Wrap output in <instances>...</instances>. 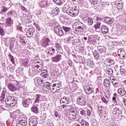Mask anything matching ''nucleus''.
Instances as JSON below:
<instances>
[{"label":"nucleus","mask_w":126,"mask_h":126,"mask_svg":"<svg viewBox=\"0 0 126 126\" xmlns=\"http://www.w3.org/2000/svg\"><path fill=\"white\" fill-rule=\"evenodd\" d=\"M42 69H43L42 65H40V63L34 61L32 66L30 67L29 74L30 76L33 77V76H35L36 74H39L42 71Z\"/></svg>","instance_id":"nucleus-1"},{"label":"nucleus","mask_w":126,"mask_h":126,"mask_svg":"<svg viewBox=\"0 0 126 126\" xmlns=\"http://www.w3.org/2000/svg\"><path fill=\"white\" fill-rule=\"evenodd\" d=\"M17 102V98L14 96H9L5 99V103L10 107H13Z\"/></svg>","instance_id":"nucleus-2"},{"label":"nucleus","mask_w":126,"mask_h":126,"mask_svg":"<svg viewBox=\"0 0 126 126\" xmlns=\"http://www.w3.org/2000/svg\"><path fill=\"white\" fill-rule=\"evenodd\" d=\"M34 83L35 84V86L37 87V88H42L44 87V80L40 77H36L34 79Z\"/></svg>","instance_id":"nucleus-3"},{"label":"nucleus","mask_w":126,"mask_h":126,"mask_svg":"<svg viewBox=\"0 0 126 126\" xmlns=\"http://www.w3.org/2000/svg\"><path fill=\"white\" fill-rule=\"evenodd\" d=\"M77 104L78 105H80V106H85L86 105V99L84 95L82 94L78 97Z\"/></svg>","instance_id":"nucleus-4"},{"label":"nucleus","mask_w":126,"mask_h":126,"mask_svg":"<svg viewBox=\"0 0 126 126\" xmlns=\"http://www.w3.org/2000/svg\"><path fill=\"white\" fill-rule=\"evenodd\" d=\"M66 13L71 16L75 17L78 15V13H79V11L77 9L72 8L71 9L66 10Z\"/></svg>","instance_id":"nucleus-5"},{"label":"nucleus","mask_w":126,"mask_h":126,"mask_svg":"<svg viewBox=\"0 0 126 126\" xmlns=\"http://www.w3.org/2000/svg\"><path fill=\"white\" fill-rule=\"evenodd\" d=\"M35 28L32 27L28 29L26 32V35L29 38H32L35 35Z\"/></svg>","instance_id":"nucleus-6"},{"label":"nucleus","mask_w":126,"mask_h":126,"mask_svg":"<svg viewBox=\"0 0 126 126\" xmlns=\"http://www.w3.org/2000/svg\"><path fill=\"white\" fill-rule=\"evenodd\" d=\"M77 112L75 110H70L69 111V114L68 115V118L71 120H77Z\"/></svg>","instance_id":"nucleus-7"},{"label":"nucleus","mask_w":126,"mask_h":126,"mask_svg":"<svg viewBox=\"0 0 126 126\" xmlns=\"http://www.w3.org/2000/svg\"><path fill=\"white\" fill-rule=\"evenodd\" d=\"M50 45H52V41H51L50 39L48 37L43 38L41 41V46L42 47L46 48L48 47V46H50Z\"/></svg>","instance_id":"nucleus-8"},{"label":"nucleus","mask_w":126,"mask_h":126,"mask_svg":"<svg viewBox=\"0 0 126 126\" xmlns=\"http://www.w3.org/2000/svg\"><path fill=\"white\" fill-rule=\"evenodd\" d=\"M54 32L58 36H63L64 34L63 33V29L61 28L60 26H56L55 27Z\"/></svg>","instance_id":"nucleus-9"},{"label":"nucleus","mask_w":126,"mask_h":126,"mask_svg":"<svg viewBox=\"0 0 126 126\" xmlns=\"http://www.w3.org/2000/svg\"><path fill=\"white\" fill-rule=\"evenodd\" d=\"M38 124L37 121V117L32 116L30 118L29 126H36Z\"/></svg>","instance_id":"nucleus-10"},{"label":"nucleus","mask_w":126,"mask_h":126,"mask_svg":"<svg viewBox=\"0 0 126 126\" xmlns=\"http://www.w3.org/2000/svg\"><path fill=\"white\" fill-rule=\"evenodd\" d=\"M60 13V9L58 7H54L51 9V11L50 14L52 17L57 16Z\"/></svg>","instance_id":"nucleus-11"},{"label":"nucleus","mask_w":126,"mask_h":126,"mask_svg":"<svg viewBox=\"0 0 126 126\" xmlns=\"http://www.w3.org/2000/svg\"><path fill=\"white\" fill-rule=\"evenodd\" d=\"M70 98L69 97L63 96L60 100V103L64 104V105H67L70 103Z\"/></svg>","instance_id":"nucleus-12"},{"label":"nucleus","mask_w":126,"mask_h":126,"mask_svg":"<svg viewBox=\"0 0 126 126\" xmlns=\"http://www.w3.org/2000/svg\"><path fill=\"white\" fill-rule=\"evenodd\" d=\"M115 6L118 9H122L124 7V3L122 0H116Z\"/></svg>","instance_id":"nucleus-13"},{"label":"nucleus","mask_w":126,"mask_h":126,"mask_svg":"<svg viewBox=\"0 0 126 126\" xmlns=\"http://www.w3.org/2000/svg\"><path fill=\"white\" fill-rule=\"evenodd\" d=\"M73 29L74 33H75V34H79V33H81V32L84 31V27L80 26L74 28Z\"/></svg>","instance_id":"nucleus-14"},{"label":"nucleus","mask_w":126,"mask_h":126,"mask_svg":"<svg viewBox=\"0 0 126 126\" xmlns=\"http://www.w3.org/2000/svg\"><path fill=\"white\" fill-rule=\"evenodd\" d=\"M118 54V56L120 57V59H121V60H125L126 56V51H125V50L123 49H119Z\"/></svg>","instance_id":"nucleus-15"},{"label":"nucleus","mask_w":126,"mask_h":126,"mask_svg":"<svg viewBox=\"0 0 126 126\" xmlns=\"http://www.w3.org/2000/svg\"><path fill=\"white\" fill-rule=\"evenodd\" d=\"M5 84L7 86H8V89H9V90L11 91H13V92L17 89L16 86H14V85L12 84L11 83H7V82L6 81Z\"/></svg>","instance_id":"nucleus-16"},{"label":"nucleus","mask_w":126,"mask_h":126,"mask_svg":"<svg viewBox=\"0 0 126 126\" xmlns=\"http://www.w3.org/2000/svg\"><path fill=\"white\" fill-rule=\"evenodd\" d=\"M27 126V120L23 118L21 120L17 122V126Z\"/></svg>","instance_id":"nucleus-17"},{"label":"nucleus","mask_w":126,"mask_h":126,"mask_svg":"<svg viewBox=\"0 0 126 126\" xmlns=\"http://www.w3.org/2000/svg\"><path fill=\"white\" fill-rule=\"evenodd\" d=\"M13 41H14V38H12L11 39L6 38L5 41V45L7 47H9L10 45L11 46L12 45H13V44H12Z\"/></svg>","instance_id":"nucleus-18"},{"label":"nucleus","mask_w":126,"mask_h":126,"mask_svg":"<svg viewBox=\"0 0 126 126\" xmlns=\"http://www.w3.org/2000/svg\"><path fill=\"white\" fill-rule=\"evenodd\" d=\"M110 80L114 85L115 87H119V81L117 80L116 77H111L110 78Z\"/></svg>","instance_id":"nucleus-19"},{"label":"nucleus","mask_w":126,"mask_h":126,"mask_svg":"<svg viewBox=\"0 0 126 126\" xmlns=\"http://www.w3.org/2000/svg\"><path fill=\"white\" fill-rule=\"evenodd\" d=\"M63 109H65V110H67V111H69V112H70V111H73L74 110V108H73V105L70 104H63Z\"/></svg>","instance_id":"nucleus-20"},{"label":"nucleus","mask_w":126,"mask_h":126,"mask_svg":"<svg viewBox=\"0 0 126 126\" xmlns=\"http://www.w3.org/2000/svg\"><path fill=\"white\" fill-rule=\"evenodd\" d=\"M107 48L104 46H98L97 47V52L100 54H105L106 52Z\"/></svg>","instance_id":"nucleus-21"},{"label":"nucleus","mask_w":126,"mask_h":126,"mask_svg":"<svg viewBox=\"0 0 126 126\" xmlns=\"http://www.w3.org/2000/svg\"><path fill=\"white\" fill-rule=\"evenodd\" d=\"M101 31L103 34H107L109 32V28L103 25L101 26Z\"/></svg>","instance_id":"nucleus-22"},{"label":"nucleus","mask_w":126,"mask_h":126,"mask_svg":"<svg viewBox=\"0 0 126 126\" xmlns=\"http://www.w3.org/2000/svg\"><path fill=\"white\" fill-rule=\"evenodd\" d=\"M39 5L41 7H47L48 1H47V0H40Z\"/></svg>","instance_id":"nucleus-23"},{"label":"nucleus","mask_w":126,"mask_h":126,"mask_svg":"<svg viewBox=\"0 0 126 126\" xmlns=\"http://www.w3.org/2000/svg\"><path fill=\"white\" fill-rule=\"evenodd\" d=\"M16 75L19 77L22 76V75H23V68L20 67L18 68L17 70H16Z\"/></svg>","instance_id":"nucleus-24"},{"label":"nucleus","mask_w":126,"mask_h":126,"mask_svg":"<svg viewBox=\"0 0 126 126\" xmlns=\"http://www.w3.org/2000/svg\"><path fill=\"white\" fill-rule=\"evenodd\" d=\"M93 88H91L90 87H86L85 88V91L86 92L87 94H92V93H93Z\"/></svg>","instance_id":"nucleus-25"},{"label":"nucleus","mask_w":126,"mask_h":126,"mask_svg":"<svg viewBox=\"0 0 126 126\" xmlns=\"http://www.w3.org/2000/svg\"><path fill=\"white\" fill-rule=\"evenodd\" d=\"M6 94V91H3L1 94V95L0 96V101L2 103L4 102V98H5Z\"/></svg>","instance_id":"nucleus-26"},{"label":"nucleus","mask_w":126,"mask_h":126,"mask_svg":"<svg viewBox=\"0 0 126 126\" xmlns=\"http://www.w3.org/2000/svg\"><path fill=\"white\" fill-rule=\"evenodd\" d=\"M29 101H28V99H26L25 98L23 99V102L22 105L23 107H25V108H27V107H29Z\"/></svg>","instance_id":"nucleus-27"},{"label":"nucleus","mask_w":126,"mask_h":126,"mask_svg":"<svg viewBox=\"0 0 126 126\" xmlns=\"http://www.w3.org/2000/svg\"><path fill=\"white\" fill-rule=\"evenodd\" d=\"M118 93L121 95V96H125L126 94V90L124 88H120L118 89Z\"/></svg>","instance_id":"nucleus-28"},{"label":"nucleus","mask_w":126,"mask_h":126,"mask_svg":"<svg viewBox=\"0 0 126 126\" xmlns=\"http://www.w3.org/2000/svg\"><path fill=\"white\" fill-rule=\"evenodd\" d=\"M31 111L32 112V113H34V114H38V113L39 112V110H38V107L35 105H33L32 107Z\"/></svg>","instance_id":"nucleus-29"},{"label":"nucleus","mask_w":126,"mask_h":126,"mask_svg":"<svg viewBox=\"0 0 126 126\" xmlns=\"http://www.w3.org/2000/svg\"><path fill=\"white\" fill-rule=\"evenodd\" d=\"M106 63H107L108 65L111 66V65L115 63V61L111 58H108L106 59Z\"/></svg>","instance_id":"nucleus-30"},{"label":"nucleus","mask_w":126,"mask_h":126,"mask_svg":"<svg viewBox=\"0 0 126 126\" xmlns=\"http://www.w3.org/2000/svg\"><path fill=\"white\" fill-rule=\"evenodd\" d=\"M5 24L6 26H11L13 24V21L11 20V18H9L7 19Z\"/></svg>","instance_id":"nucleus-31"},{"label":"nucleus","mask_w":126,"mask_h":126,"mask_svg":"<svg viewBox=\"0 0 126 126\" xmlns=\"http://www.w3.org/2000/svg\"><path fill=\"white\" fill-rule=\"evenodd\" d=\"M61 58H62V55H58L55 57L52 58V60L53 62H55V63H58V62H60V61H61Z\"/></svg>","instance_id":"nucleus-32"},{"label":"nucleus","mask_w":126,"mask_h":126,"mask_svg":"<svg viewBox=\"0 0 126 126\" xmlns=\"http://www.w3.org/2000/svg\"><path fill=\"white\" fill-rule=\"evenodd\" d=\"M105 21L107 24H112V23L114 22V20L112 19L111 18L107 17L105 18Z\"/></svg>","instance_id":"nucleus-33"},{"label":"nucleus","mask_w":126,"mask_h":126,"mask_svg":"<svg viewBox=\"0 0 126 126\" xmlns=\"http://www.w3.org/2000/svg\"><path fill=\"white\" fill-rule=\"evenodd\" d=\"M42 97L41 94H35V100L34 101V103H38L40 102V98Z\"/></svg>","instance_id":"nucleus-34"},{"label":"nucleus","mask_w":126,"mask_h":126,"mask_svg":"<svg viewBox=\"0 0 126 126\" xmlns=\"http://www.w3.org/2000/svg\"><path fill=\"white\" fill-rule=\"evenodd\" d=\"M103 85L106 87H109L110 86V80H109V79H104Z\"/></svg>","instance_id":"nucleus-35"},{"label":"nucleus","mask_w":126,"mask_h":126,"mask_svg":"<svg viewBox=\"0 0 126 126\" xmlns=\"http://www.w3.org/2000/svg\"><path fill=\"white\" fill-rule=\"evenodd\" d=\"M121 113V111L120 110V109L118 108L117 107H116L114 109L113 114V115H119Z\"/></svg>","instance_id":"nucleus-36"},{"label":"nucleus","mask_w":126,"mask_h":126,"mask_svg":"<svg viewBox=\"0 0 126 126\" xmlns=\"http://www.w3.org/2000/svg\"><path fill=\"white\" fill-rule=\"evenodd\" d=\"M22 63L25 66H28L29 65V60L27 59H25L22 61Z\"/></svg>","instance_id":"nucleus-37"},{"label":"nucleus","mask_w":126,"mask_h":126,"mask_svg":"<svg viewBox=\"0 0 126 126\" xmlns=\"http://www.w3.org/2000/svg\"><path fill=\"white\" fill-rule=\"evenodd\" d=\"M94 57L96 60H99V58H100V54H99V52L95 51L93 53Z\"/></svg>","instance_id":"nucleus-38"},{"label":"nucleus","mask_w":126,"mask_h":126,"mask_svg":"<svg viewBox=\"0 0 126 126\" xmlns=\"http://www.w3.org/2000/svg\"><path fill=\"white\" fill-rule=\"evenodd\" d=\"M81 125L82 126H89V123L84 121V119L81 120Z\"/></svg>","instance_id":"nucleus-39"},{"label":"nucleus","mask_w":126,"mask_h":126,"mask_svg":"<svg viewBox=\"0 0 126 126\" xmlns=\"http://www.w3.org/2000/svg\"><path fill=\"white\" fill-rule=\"evenodd\" d=\"M105 71L107 74H113L114 71H113V69L111 68L106 69L105 70Z\"/></svg>","instance_id":"nucleus-40"},{"label":"nucleus","mask_w":126,"mask_h":126,"mask_svg":"<svg viewBox=\"0 0 126 126\" xmlns=\"http://www.w3.org/2000/svg\"><path fill=\"white\" fill-rule=\"evenodd\" d=\"M53 1L58 5H62V4H63V1L61 0H53Z\"/></svg>","instance_id":"nucleus-41"},{"label":"nucleus","mask_w":126,"mask_h":126,"mask_svg":"<svg viewBox=\"0 0 126 126\" xmlns=\"http://www.w3.org/2000/svg\"><path fill=\"white\" fill-rule=\"evenodd\" d=\"M63 28L64 31L65 32V33H67V32H69V31H70L71 29V28L69 27H64V26H63Z\"/></svg>","instance_id":"nucleus-42"},{"label":"nucleus","mask_w":126,"mask_h":126,"mask_svg":"<svg viewBox=\"0 0 126 126\" xmlns=\"http://www.w3.org/2000/svg\"><path fill=\"white\" fill-rule=\"evenodd\" d=\"M88 63L89 65L91 66V67H93V65H94V62H93V61H92L91 59H89L88 60Z\"/></svg>","instance_id":"nucleus-43"},{"label":"nucleus","mask_w":126,"mask_h":126,"mask_svg":"<svg viewBox=\"0 0 126 126\" xmlns=\"http://www.w3.org/2000/svg\"><path fill=\"white\" fill-rule=\"evenodd\" d=\"M10 117L12 120H13V121H14L15 120H16L17 116L16 115V114L14 113H11Z\"/></svg>","instance_id":"nucleus-44"},{"label":"nucleus","mask_w":126,"mask_h":126,"mask_svg":"<svg viewBox=\"0 0 126 126\" xmlns=\"http://www.w3.org/2000/svg\"><path fill=\"white\" fill-rule=\"evenodd\" d=\"M48 54L51 55V56H53L55 53V49L51 48L50 50L47 52Z\"/></svg>","instance_id":"nucleus-45"},{"label":"nucleus","mask_w":126,"mask_h":126,"mask_svg":"<svg viewBox=\"0 0 126 126\" xmlns=\"http://www.w3.org/2000/svg\"><path fill=\"white\" fill-rule=\"evenodd\" d=\"M45 13L44 12V11L43 10H40L38 12V15L40 17H43L45 15Z\"/></svg>","instance_id":"nucleus-46"},{"label":"nucleus","mask_w":126,"mask_h":126,"mask_svg":"<svg viewBox=\"0 0 126 126\" xmlns=\"http://www.w3.org/2000/svg\"><path fill=\"white\" fill-rule=\"evenodd\" d=\"M41 71V75H42L43 77H44V78H46V77L48 76V72L47 71L46 72H43V71Z\"/></svg>","instance_id":"nucleus-47"},{"label":"nucleus","mask_w":126,"mask_h":126,"mask_svg":"<svg viewBox=\"0 0 126 126\" xmlns=\"http://www.w3.org/2000/svg\"><path fill=\"white\" fill-rule=\"evenodd\" d=\"M52 83L49 82H45L43 86L45 87H48V88H50V86L51 85Z\"/></svg>","instance_id":"nucleus-48"},{"label":"nucleus","mask_w":126,"mask_h":126,"mask_svg":"<svg viewBox=\"0 0 126 126\" xmlns=\"http://www.w3.org/2000/svg\"><path fill=\"white\" fill-rule=\"evenodd\" d=\"M88 24L89 25H92L93 24V20H92V18L89 17L88 18Z\"/></svg>","instance_id":"nucleus-49"},{"label":"nucleus","mask_w":126,"mask_h":126,"mask_svg":"<svg viewBox=\"0 0 126 126\" xmlns=\"http://www.w3.org/2000/svg\"><path fill=\"white\" fill-rule=\"evenodd\" d=\"M80 113L81 116H83V117H86V111H85V110L82 109L80 111Z\"/></svg>","instance_id":"nucleus-50"},{"label":"nucleus","mask_w":126,"mask_h":126,"mask_svg":"<svg viewBox=\"0 0 126 126\" xmlns=\"http://www.w3.org/2000/svg\"><path fill=\"white\" fill-rule=\"evenodd\" d=\"M16 29L17 30L22 32V26H21V24H19V25H18L17 26Z\"/></svg>","instance_id":"nucleus-51"},{"label":"nucleus","mask_w":126,"mask_h":126,"mask_svg":"<svg viewBox=\"0 0 126 126\" xmlns=\"http://www.w3.org/2000/svg\"><path fill=\"white\" fill-rule=\"evenodd\" d=\"M55 48L57 49V51H58V50H60V49H61V44L58 42L56 43L55 44Z\"/></svg>","instance_id":"nucleus-52"},{"label":"nucleus","mask_w":126,"mask_h":126,"mask_svg":"<svg viewBox=\"0 0 126 126\" xmlns=\"http://www.w3.org/2000/svg\"><path fill=\"white\" fill-rule=\"evenodd\" d=\"M7 14L9 17H12V16H13V11L11 10L8 12Z\"/></svg>","instance_id":"nucleus-53"},{"label":"nucleus","mask_w":126,"mask_h":126,"mask_svg":"<svg viewBox=\"0 0 126 126\" xmlns=\"http://www.w3.org/2000/svg\"><path fill=\"white\" fill-rule=\"evenodd\" d=\"M55 117H56V118H58V119H61V118H62L61 114L57 111L55 112Z\"/></svg>","instance_id":"nucleus-54"},{"label":"nucleus","mask_w":126,"mask_h":126,"mask_svg":"<svg viewBox=\"0 0 126 126\" xmlns=\"http://www.w3.org/2000/svg\"><path fill=\"white\" fill-rule=\"evenodd\" d=\"M42 88L43 89V91L44 92H49V91H50V89L47 87H45L43 86Z\"/></svg>","instance_id":"nucleus-55"},{"label":"nucleus","mask_w":126,"mask_h":126,"mask_svg":"<svg viewBox=\"0 0 126 126\" xmlns=\"http://www.w3.org/2000/svg\"><path fill=\"white\" fill-rule=\"evenodd\" d=\"M101 100L102 102H103V103H104L105 104H108V99H106V98H105L104 97H102Z\"/></svg>","instance_id":"nucleus-56"},{"label":"nucleus","mask_w":126,"mask_h":126,"mask_svg":"<svg viewBox=\"0 0 126 126\" xmlns=\"http://www.w3.org/2000/svg\"><path fill=\"white\" fill-rule=\"evenodd\" d=\"M0 34L1 36H4V34H5L4 31H3V30H2V29L0 27Z\"/></svg>","instance_id":"nucleus-57"},{"label":"nucleus","mask_w":126,"mask_h":126,"mask_svg":"<svg viewBox=\"0 0 126 126\" xmlns=\"http://www.w3.org/2000/svg\"><path fill=\"white\" fill-rule=\"evenodd\" d=\"M52 92H53V93H56V92H58V91H59V89H57V88L54 86L53 87L52 90H51Z\"/></svg>","instance_id":"nucleus-58"},{"label":"nucleus","mask_w":126,"mask_h":126,"mask_svg":"<svg viewBox=\"0 0 126 126\" xmlns=\"http://www.w3.org/2000/svg\"><path fill=\"white\" fill-rule=\"evenodd\" d=\"M105 96L106 98V99L108 100V99H109V98L110 97V91H108L107 92V93L105 94Z\"/></svg>","instance_id":"nucleus-59"},{"label":"nucleus","mask_w":126,"mask_h":126,"mask_svg":"<svg viewBox=\"0 0 126 126\" xmlns=\"http://www.w3.org/2000/svg\"><path fill=\"white\" fill-rule=\"evenodd\" d=\"M120 72L121 74H124L126 72V69L123 68V67H120Z\"/></svg>","instance_id":"nucleus-60"},{"label":"nucleus","mask_w":126,"mask_h":126,"mask_svg":"<svg viewBox=\"0 0 126 126\" xmlns=\"http://www.w3.org/2000/svg\"><path fill=\"white\" fill-rule=\"evenodd\" d=\"M101 25V23H97L95 25H94V27L95 28V29H98L99 28H100V26Z\"/></svg>","instance_id":"nucleus-61"},{"label":"nucleus","mask_w":126,"mask_h":126,"mask_svg":"<svg viewBox=\"0 0 126 126\" xmlns=\"http://www.w3.org/2000/svg\"><path fill=\"white\" fill-rule=\"evenodd\" d=\"M117 98L116 97H113L112 98V100L115 104V105H119V103H118V101H117V100H116Z\"/></svg>","instance_id":"nucleus-62"},{"label":"nucleus","mask_w":126,"mask_h":126,"mask_svg":"<svg viewBox=\"0 0 126 126\" xmlns=\"http://www.w3.org/2000/svg\"><path fill=\"white\" fill-rule=\"evenodd\" d=\"M103 110H104V107H103V106H99L98 107V110L99 112H101V111H103Z\"/></svg>","instance_id":"nucleus-63"},{"label":"nucleus","mask_w":126,"mask_h":126,"mask_svg":"<svg viewBox=\"0 0 126 126\" xmlns=\"http://www.w3.org/2000/svg\"><path fill=\"white\" fill-rule=\"evenodd\" d=\"M91 3L93 4H97V0H90Z\"/></svg>","instance_id":"nucleus-64"}]
</instances>
